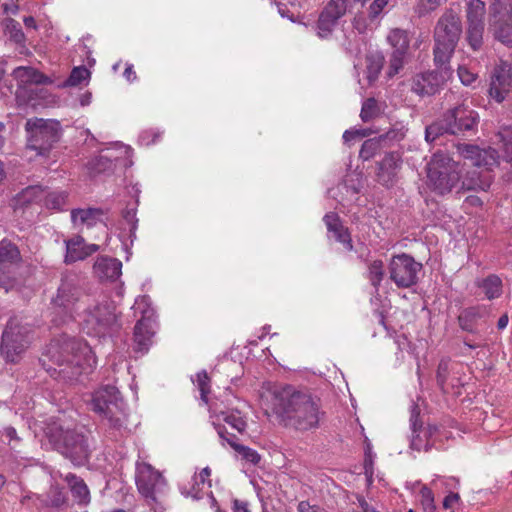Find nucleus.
I'll list each match as a JSON object with an SVG mask.
<instances>
[{
    "mask_svg": "<svg viewBox=\"0 0 512 512\" xmlns=\"http://www.w3.org/2000/svg\"><path fill=\"white\" fill-rule=\"evenodd\" d=\"M510 91H512V67L507 63H502L493 70L489 95L500 103Z\"/></svg>",
    "mask_w": 512,
    "mask_h": 512,
    "instance_id": "a211bd4d",
    "label": "nucleus"
},
{
    "mask_svg": "<svg viewBox=\"0 0 512 512\" xmlns=\"http://www.w3.org/2000/svg\"><path fill=\"white\" fill-rule=\"evenodd\" d=\"M351 3L350 0H330L323 11L339 20L351 8Z\"/></svg>",
    "mask_w": 512,
    "mask_h": 512,
    "instance_id": "ea45409f",
    "label": "nucleus"
},
{
    "mask_svg": "<svg viewBox=\"0 0 512 512\" xmlns=\"http://www.w3.org/2000/svg\"><path fill=\"white\" fill-rule=\"evenodd\" d=\"M405 134H406V132L403 128H401L397 131L391 130L386 134V138H388L390 140L400 141L405 137Z\"/></svg>",
    "mask_w": 512,
    "mask_h": 512,
    "instance_id": "69168bd1",
    "label": "nucleus"
},
{
    "mask_svg": "<svg viewBox=\"0 0 512 512\" xmlns=\"http://www.w3.org/2000/svg\"><path fill=\"white\" fill-rule=\"evenodd\" d=\"M486 309L482 307H469L464 309L458 317L460 327L468 332H474L479 319L485 316Z\"/></svg>",
    "mask_w": 512,
    "mask_h": 512,
    "instance_id": "cd10ccee",
    "label": "nucleus"
},
{
    "mask_svg": "<svg viewBox=\"0 0 512 512\" xmlns=\"http://www.w3.org/2000/svg\"><path fill=\"white\" fill-rule=\"evenodd\" d=\"M463 166L442 152H436L427 165L428 183L438 194L444 195L459 188Z\"/></svg>",
    "mask_w": 512,
    "mask_h": 512,
    "instance_id": "6e6552de",
    "label": "nucleus"
},
{
    "mask_svg": "<svg viewBox=\"0 0 512 512\" xmlns=\"http://www.w3.org/2000/svg\"><path fill=\"white\" fill-rule=\"evenodd\" d=\"M89 77L90 71L87 68L83 66L75 67L67 80V84L69 86H77L83 81H86Z\"/></svg>",
    "mask_w": 512,
    "mask_h": 512,
    "instance_id": "09e8293b",
    "label": "nucleus"
},
{
    "mask_svg": "<svg viewBox=\"0 0 512 512\" xmlns=\"http://www.w3.org/2000/svg\"><path fill=\"white\" fill-rule=\"evenodd\" d=\"M446 0H426V3L421 2L416 8V13L418 16H424L432 11H434L436 8H438L440 5H442Z\"/></svg>",
    "mask_w": 512,
    "mask_h": 512,
    "instance_id": "864d4df0",
    "label": "nucleus"
},
{
    "mask_svg": "<svg viewBox=\"0 0 512 512\" xmlns=\"http://www.w3.org/2000/svg\"><path fill=\"white\" fill-rule=\"evenodd\" d=\"M450 370V362L448 359H442L437 367V383L439 387L445 391L446 390V382L447 377Z\"/></svg>",
    "mask_w": 512,
    "mask_h": 512,
    "instance_id": "3c124183",
    "label": "nucleus"
},
{
    "mask_svg": "<svg viewBox=\"0 0 512 512\" xmlns=\"http://www.w3.org/2000/svg\"><path fill=\"white\" fill-rule=\"evenodd\" d=\"M21 260L17 246L10 241L0 242V287L6 292L14 287V268Z\"/></svg>",
    "mask_w": 512,
    "mask_h": 512,
    "instance_id": "dca6fc26",
    "label": "nucleus"
},
{
    "mask_svg": "<svg viewBox=\"0 0 512 512\" xmlns=\"http://www.w3.org/2000/svg\"><path fill=\"white\" fill-rule=\"evenodd\" d=\"M458 76L462 84L469 86L471 85L477 78V75L471 72L466 66L461 65L458 67Z\"/></svg>",
    "mask_w": 512,
    "mask_h": 512,
    "instance_id": "5fc2aeb1",
    "label": "nucleus"
},
{
    "mask_svg": "<svg viewBox=\"0 0 512 512\" xmlns=\"http://www.w3.org/2000/svg\"><path fill=\"white\" fill-rule=\"evenodd\" d=\"M461 33L462 22L459 15L452 9L445 10L433 31V55L436 67L450 63Z\"/></svg>",
    "mask_w": 512,
    "mask_h": 512,
    "instance_id": "423d86ee",
    "label": "nucleus"
},
{
    "mask_svg": "<svg viewBox=\"0 0 512 512\" xmlns=\"http://www.w3.org/2000/svg\"><path fill=\"white\" fill-rule=\"evenodd\" d=\"M437 68L435 71L416 75L412 81V91L421 96L437 93L452 75L449 64Z\"/></svg>",
    "mask_w": 512,
    "mask_h": 512,
    "instance_id": "2eb2a0df",
    "label": "nucleus"
},
{
    "mask_svg": "<svg viewBox=\"0 0 512 512\" xmlns=\"http://www.w3.org/2000/svg\"><path fill=\"white\" fill-rule=\"evenodd\" d=\"M378 114L377 102L373 98L367 99L361 109L360 117L364 122H368Z\"/></svg>",
    "mask_w": 512,
    "mask_h": 512,
    "instance_id": "de8ad7c7",
    "label": "nucleus"
},
{
    "mask_svg": "<svg viewBox=\"0 0 512 512\" xmlns=\"http://www.w3.org/2000/svg\"><path fill=\"white\" fill-rule=\"evenodd\" d=\"M135 481L138 491L147 499L156 500L158 493L162 492L165 480L162 475L150 464L136 463Z\"/></svg>",
    "mask_w": 512,
    "mask_h": 512,
    "instance_id": "4468645a",
    "label": "nucleus"
},
{
    "mask_svg": "<svg viewBox=\"0 0 512 512\" xmlns=\"http://www.w3.org/2000/svg\"><path fill=\"white\" fill-rule=\"evenodd\" d=\"M211 470L209 467H205L201 470V472L194 478L195 484L197 486L204 485L206 480L210 477Z\"/></svg>",
    "mask_w": 512,
    "mask_h": 512,
    "instance_id": "e2e57ef3",
    "label": "nucleus"
},
{
    "mask_svg": "<svg viewBox=\"0 0 512 512\" xmlns=\"http://www.w3.org/2000/svg\"><path fill=\"white\" fill-rule=\"evenodd\" d=\"M407 54L405 53H399V52H392L390 57V65H389V76L392 77L395 74L399 72V70L404 65V59Z\"/></svg>",
    "mask_w": 512,
    "mask_h": 512,
    "instance_id": "603ef678",
    "label": "nucleus"
},
{
    "mask_svg": "<svg viewBox=\"0 0 512 512\" xmlns=\"http://www.w3.org/2000/svg\"><path fill=\"white\" fill-rule=\"evenodd\" d=\"M486 5L482 0H468L466 3L467 25L485 26Z\"/></svg>",
    "mask_w": 512,
    "mask_h": 512,
    "instance_id": "c756f323",
    "label": "nucleus"
},
{
    "mask_svg": "<svg viewBox=\"0 0 512 512\" xmlns=\"http://www.w3.org/2000/svg\"><path fill=\"white\" fill-rule=\"evenodd\" d=\"M353 27L360 33H365L366 29H367V24H366V20L359 16V17H355L354 20H353Z\"/></svg>",
    "mask_w": 512,
    "mask_h": 512,
    "instance_id": "0e129e2a",
    "label": "nucleus"
},
{
    "mask_svg": "<svg viewBox=\"0 0 512 512\" xmlns=\"http://www.w3.org/2000/svg\"><path fill=\"white\" fill-rule=\"evenodd\" d=\"M444 116L452 135L473 130L478 123V114L463 104L448 110Z\"/></svg>",
    "mask_w": 512,
    "mask_h": 512,
    "instance_id": "f3484780",
    "label": "nucleus"
},
{
    "mask_svg": "<svg viewBox=\"0 0 512 512\" xmlns=\"http://www.w3.org/2000/svg\"><path fill=\"white\" fill-rule=\"evenodd\" d=\"M213 424L216 426L219 437L226 441L243 460L253 465H257L260 462L261 456L256 450L237 443L236 437L230 435L224 427L220 424H216V422H213Z\"/></svg>",
    "mask_w": 512,
    "mask_h": 512,
    "instance_id": "b1692460",
    "label": "nucleus"
},
{
    "mask_svg": "<svg viewBox=\"0 0 512 512\" xmlns=\"http://www.w3.org/2000/svg\"><path fill=\"white\" fill-rule=\"evenodd\" d=\"M25 131L27 148L46 156L60 139L61 125L57 120L34 117L26 121Z\"/></svg>",
    "mask_w": 512,
    "mask_h": 512,
    "instance_id": "9d476101",
    "label": "nucleus"
},
{
    "mask_svg": "<svg viewBox=\"0 0 512 512\" xmlns=\"http://www.w3.org/2000/svg\"><path fill=\"white\" fill-rule=\"evenodd\" d=\"M104 212L99 208L73 209L71 211V221L74 227L83 229L96 226L103 223Z\"/></svg>",
    "mask_w": 512,
    "mask_h": 512,
    "instance_id": "393cba45",
    "label": "nucleus"
},
{
    "mask_svg": "<svg viewBox=\"0 0 512 512\" xmlns=\"http://www.w3.org/2000/svg\"><path fill=\"white\" fill-rule=\"evenodd\" d=\"M67 193L65 191H48L45 189L42 204L53 210H61L67 202Z\"/></svg>",
    "mask_w": 512,
    "mask_h": 512,
    "instance_id": "4c0bfd02",
    "label": "nucleus"
},
{
    "mask_svg": "<svg viewBox=\"0 0 512 512\" xmlns=\"http://www.w3.org/2000/svg\"><path fill=\"white\" fill-rule=\"evenodd\" d=\"M449 134L448 122L445 121V116L439 121H435L425 130V139L427 142L432 143L437 140L441 135Z\"/></svg>",
    "mask_w": 512,
    "mask_h": 512,
    "instance_id": "a19ab883",
    "label": "nucleus"
},
{
    "mask_svg": "<svg viewBox=\"0 0 512 512\" xmlns=\"http://www.w3.org/2000/svg\"><path fill=\"white\" fill-rule=\"evenodd\" d=\"M381 142V138H371L364 141L359 152V157L364 161L373 158L382 149Z\"/></svg>",
    "mask_w": 512,
    "mask_h": 512,
    "instance_id": "37998d69",
    "label": "nucleus"
},
{
    "mask_svg": "<svg viewBox=\"0 0 512 512\" xmlns=\"http://www.w3.org/2000/svg\"><path fill=\"white\" fill-rule=\"evenodd\" d=\"M196 386L200 391V398L204 404H208L207 395L210 391V378L205 370L200 371L196 375Z\"/></svg>",
    "mask_w": 512,
    "mask_h": 512,
    "instance_id": "a18cd8bd",
    "label": "nucleus"
},
{
    "mask_svg": "<svg viewBox=\"0 0 512 512\" xmlns=\"http://www.w3.org/2000/svg\"><path fill=\"white\" fill-rule=\"evenodd\" d=\"M402 159L399 153H387L384 158L377 164V180L385 186L392 185L395 181L397 173L401 168Z\"/></svg>",
    "mask_w": 512,
    "mask_h": 512,
    "instance_id": "4be33fe9",
    "label": "nucleus"
},
{
    "mask_svg": "<svg viewBox=\"0 0 512 512\" xmlns=\"http://www.w3.org/2000/svg\"><path fill=\"white\" fill-rule=\"evenodd\" d=\"M154 335V324L144 321H137L134 328V350L140 353H146L152 344Z\"/></svg>",
    "mask_w": 512,
    "mask_h": 512,
    "instance_id": "a878e982",
    "label": "nucleus"
},
{
    "mask_svg": "<svg viewBox=\"0 0 512 512\" xmlns=\"http://www.w3.org/2000/svg\"><path fill=\"white\" fill-rule=\"evenodd\" d=\"M3 10L7 14L16 15L19 10L18 2H11L10 4H3Z\"/></svg>",
    "mask_w": 512,
    "mask_h": 512,
    "instance_id": "774afa93",
    "label": "nucleus"
},
{
    "mask_svg": "<svg viewBox=\"0 0 512 512\" xmlns=\"http://www.w3.org/2000/svg\"><path fill=\"white\" fill-rule=\"evenodd\" d=\"M420 502L425 512L435 511L434 495L426 486H422L420 489Z\"/></svg>",
    "mask_w": 512,
    "mask_h": 512,
    "instance_id": "8fccbe9b",
    "label": "nucleus"
},
{
    "mask_svg": "<svg viewBox=\"0 0 512 512\" xmlns=\"http://www.w3.org/2000/svg\"><path fill=\"white\" fill-rule=\"evenodd\" d=\"M324 222L330 233H333V237L349 251L353 249L350 235L348 230L343 227L339 217L335 213H328L324 216Z\"/></svg>",
    "mask_w": 512,
    "mask_h": 512,
    "instance_id": "bb28decb",
    "label": "nucleus"
},
{
    "mask_svg": "<svg viewBox=\"0 0 512 512\" xmlns=\"http://www.w3.org/2000/svg\"><path fill=\"white\" fill-rule=\"evenodd\" d=\"M91 409L106 420L110 433L123 436L130 433L125 403L114 386L106 385L92 394Z\"/></svg>",
    "mask_w": 512,
    "mask_h": 512,
    "instance_id": "39448f33",
    "label": "nucleus"
},
{
    "mask_svg": "<svg viewBox=\"0 0 512 512\" xmlns=\"http://www.w3.org/2000/svg\"><path fill=\"white\" fill-rule=\"evenodd\" d=\"M225 401H215L209 406L211 417L217 421H224L232 429L243 433L246 429L247 423L240 410V401L227 395Z\"/></svg>",
    "mask_w": 512,
    "mask_h": 512,
    "instance_id": "ddd939ff",
    "label": "nucleus"
},
{
    "mask_svg": "<svg viewBox=\"0 0 512 512\" xmlns=\"http://www.w3.org/2000/svg\"><path fill=\"white\" fill-rule=\"evenodd\" d=\"M367 135H368L367 129L346 130L343 134V140H344V142L349 143L354 139L363 138Z\"/></svg>",
    "mask_w": 512,
    "mask_h": 512,
    "instance_id": "13d9d810",
    "label": "nucleus"
},
{
    "mask_svg": "<svg viewBox=\"0 0 512 512\" xmlns=\"http://www.w3.org/2000/svg\"><path fill=\"white\" fill-rule=\"evenodd\" d=\"M358 504L362 512H379L371 506L363 497H358Z\"/></svg>",
    "mask_w": 512,
    "mask_h": 512,
    "instance_id": "338daca9",
    "label": "nucleus"
},
{
    "mask_svg": "<svg viewBox=\"0 0 512 512\" xmlns=\"http://www.w3.org/2000/svg\"><path fill=\"white\" fill-rule=\"evenodd\" d=\"M364 473L367 479L368 485L373 482V460L371 456H366L364 461Z\"/></svg>",
    "mask_w": 512,
    "mask_h": 512,
    "instance_id": "052dcab7",
    "label": "nucleus"
},
{
    "mask_svg": "<svg viewBox=\"0 0 512 512\" xmlns=\"http://www.w3.org/2000/svg\"><path fill=\"white\" fill-rule=\"evenodd\" d=\"M387 41L392 46L394 52L407 54L410 40L406 30L400 28L392 29L387 36Z\"/></svg>",
    "mask_w": 512,
    "mask_h": 512,
    "instance_id": "473e14b6",
    "label": "nucleus"
},
{
    "mask_svg": "<svg viewBox=\"0 0 512 512\" xmlns=\"http://www.w3.org/2000/svg\"><path fill=\"white\" fill-rule=\"evenodd\" d=\"M41 362L52 377L73 381L83 373L91 372L96 365V358L86 342L64 337L49 344Z\"/></svg>",
    "mask_w": 512,
    "mask_h": 512,
    "instance_id": "f03ea898",
    "label": "nucleus"
},
{
    "mask_svg": "<svg viewBox=\"0 0 512 512\" xmlns=\"http://www.w3.org/2000/svg\"><path fill=\"white\" fill-rule=\"evenodd\" d=\"M489 300L498 298L502 293V281L497 275H489L477 283Z\"/></svg>",
    "mask_w": 512,
    "mask_h": 512,
    "instance_id": "72a5a7b5",
    "label": "nucleus"
},
{
    "mask_svg": "<svg viewBox=\"0 0 512 512\" xmlns=\"http://www.w3.org/2000/svg\"><path fill=\"white\" fill-rule=\"evenodd\" d=\"M494 144H501L504 155L503 158L512 168V128L510 126L501 127L495 134Z\"/></svg>",
    "mask_w": 512,
    "mask_h": 512,
    "instance_id": "7c9ffc66",
    "label": "nucleus"
},
{
    "mask_svg": "<svg viewBox=\"0 0 512 512\" xmlns=\"http://www.w3.org/2000/svg\"><path fill=\"white\" fill-rule=\"evenodd\" d=\"M12 77L18 85L16 91L17 99L21 98L22 93L25 92L28 86L44 84L49 81L45 75L30 66H19L15 68L12 72Z\"/></svg>",
    "mask_w": 512,
    "mask_h": 512,
    "instance_id": "412c9836",
    "label": "nucleus"
},
{
    "mask_svg": "<svg viewBox=\"0 0 512 512\" xmlns=\"http://www.w3.org/2000/svg\"><path fill=\"white\" fill-rule=\"evenodd\" d=\"M88 302L89 296L84 293L80 278L76 274L64 275L52 299L54 307L70 317H80L83 330L93 337L104 338L120 328L112 303L104 301L91 307Z\"/></svg>",
    "mask_w": 512,
    "mask_h": 512,
    "instance_id": "f257e3e1",
    "label": "nucleus"
},
{
    "mask_svg": "<svg viewBox=\"0 0 512 512\" xmlns=\"http://www.w3.org/2000/svg\"><path fill=\"white\" fill-rule=\"evenodd\" d=\"M4 26L5 31L11 40H13L15 43H21L24 41L25 36L22 32L19 22L12 18H7L4 20Z\"/></svg>",
    "mask_w": 512,
    "mask_h": 512,
    "instance_id": "c03bdc74",
    "label": "nucleus"
},
{
    "mask_svg": "<svg viewBox=\"0 0 512 512\" xmlns=\"http://www.w3.org/2000/svg\"><path fill=\"white\" fill-rule=\"evenodd\" d=\"M389 1L390 0H374L369 7L368 17L371 20L376 19L381 14Z\"/></svg>",
    "mask_w": 512,
    "mask_h": 512,
    "instance_id": "6e6d98bb",
    "label": "nucleus"
},
{
    "mask_svg": "<svg viewBox=\"0 0 512 512\" xmlns=\"http://www.w3.org/2000/svg\"><path fill=\"white\" fill-rule=\"evenodd\" d=\"M93 270L100 280L115 281L122 274V263L116 258L100 256L95 261Z\"/></svg>",
    "mask_w": 512,
    "mask_h": 512,
    "instance_id": "5701e85b",
    "label": "nucleus"
},
{
    "mask_svg": "<svg viewBox=\"0 0 512 512\" xmlns=\"http://www.w3.org/2000/svg\"><path fill=\"white\" fill-rule=\"evenodd\" d=\"M112 158L118 159L119 156H114L112 152L108 149L103 151L100 155L96 156L89 163V169L93 173H102L112 168L113 161Z\"/></svg>",
    "mask_w": 512,
    "mask_h": 512,
    "instance_id": "e433bc0d",
    "label": "nucleus"
},
{
    "mask_svg": "<svg viewBox=\"0 0 512 512\" xmlns=\"http://www.w3.org/2000/svg\"><path fill=\"white\" fill-rule=\"evenodd\" d=\"M32 339V327L22 317H12L2 333L0 352L8 362H17L28 349Z\"/></svg>",
    "mask_w": 512,
    "mask_h": 512,
    "instance_id": "1a4fd4ad",
    "label": "nucleus"
},
{
    "mask_svg": "<svg viewBox=\"0 0 512 512\" xmlns=\"http://www.w3.org/2000/svg\"><path fill=\"white\" fill-rule=\"evenodd\" d=\"M460 500V496L457 493L448 494L443 501V507L445 509L453 508V506L458 503Z\"/></svg>",
    "mask_w": 512,
    "mask_h": 512,
    "instance_id": "680f3d73",
    "label": "nucleus"
},
{
    "mask_svg": "<svg viewBox=\"0 0 512 512\" xmlns=\"http://www.w3.org/2000/svg\"><path fill=\"white\" fill-rule=\"evenodd\" d=\"M50 443L75 465H83L89 457L90 450L85 437L64 426L58 421H50L44 428Z\"/></svg>",
    "mask_w": 512,
    "mask_h": 512,
    "instance_id": "0eeeda50",
    "label": "nucleus"
},
{
    "mask_svg": "<svg viewBox=\"0 0 512 512\" xmlns=\"http://www.w3.org/2000/svg\"><path fill=\"white\" fill-rule=\"evenodd\" d=\"M272 409L285 427L300 432L317 429L324 414L318 399L292 386L273 390Z\"/></svg>",
    "mask_w": 512,
    "mask_h": 512,
    "instance_id": "7ed1b4c3",
    "label": "nucleus"
},
{
    "mask_svg": "<svg viewBox=\"0 0 512 512\" xmlns=\"http://www.w3.org/2000/svg\"><path fill=\"white\" fill-rule=\"evenodd\" d=\"M298 512H327L317 505H311L308 501H301L297 506Z\"/></svg>",
    "mask_w": 512,
    "mask_h": 512,
    "instance_id": "bf43d9fd",
    "label": "nucleus"
},
{
    "mask_svg": "<svg viewBox=\"0 0 512 512\" xmlns=\"http://www.w3.org/2000/svg\"><path fill=\"white\" fill-rule=\"evenodd\" d=\"M132 309L134 311V316L137 317L140 315V319L138 321L154 324L155 312L151 306V302L148 296H139L136 298Z\"/></svg>",
    "mask_w": 512,
    "mask_h": 512,
    "instance_id": "2f4dec72",
    "label": "nucleus"
},
{
    "mask_svg": "<svg viewBox=\"0 0 512 512\" xmlns=\"http://www.w3.org/2000/svg\"><path fill=\"white\" fill-rule=\"evenodd\" d=\"M64 243L66 247L64 262L66 264L82 261L99 250L97 244H87L80 235H74L66 239Z\"/></svg>",
    "mask_w": 512,
    "mask_h": 512,
    "instance_id": "6ab92c4d",
    "label": "nucleus"
},
{
    "mask_svg": "<svg viewBox=\"0 0 512 512\" xmlns=\"http://www.w3.org/2000/svg\"><path fill=\"white\" fill-rule=\"evenodd\" d=\"M416 410L417 406H413L410 417L412 429L410 447L416 451H428L432 446V444H430L429 442V438H431L435 434L437 428L435 426H429L426 428H423L421 425L418 426L419 413Z\"/></svg>",
    "mask_w": 512,
    "mask_h": 512,
    "instance_id": "aec40b11",
    "label": "nucleus"
},
{
    "mask_svg": "<svg viewBox=\"0 0 512 512\" xmlns=\"http://www.w3.org/2000/svg\"><path fill=\"white\" fill-rule=\"evenodd\" d=\"M338 20L327 13L322 11L317 21V34L321 38H327L334 28L336 27Z\"/></svg>",
    "mask_w": 512,
    "mask_h": 512,
    "instance_id": "79ce46f5",
    "label": "nucleus"
},
{
    "mask_svg": "<svg viewBox=\"0 0 512 512\" xmlns=\"http://www.w3.org/2000/svg\"><path fill=\"white\" fill-rule=\"evenodd\" d=\"M45 194V188L39 185L28 186L24 188L16 197V201L20 205L30 203H42Z\"/></svg>",
    "mask_w": 512,
    "mask_h": 512,
    "instance_id": "f704fd0d",
    "label": "nucleus"
},
{
    "mask_svg": "<svg viewBox=\"0 0 512 512\" xmlns=\"http://www.w3.org/2000/svg\"><path fill=\"white\" fill-rule=\"evenodd\" d=\"M367 78L370 83L375 81L383 66V57L370 56L367 58Z\"/></svg>",
    "mask_w": 512,
    "mask_h": 512,
    "instance_id": "49530a36",
    "label": "nucleus"
},
{
    "mask_svg": "<svg viewBox=\"0 0 512 512\" xmlns=\"http://www.w3.org/2000/svg\"><path fill=\"white\" fill-rule=\"evenodd\" d=\"M457 151L474 166L465 169L464 173L462 169L458 191H486L493 180L492 169L499 164L498 152L491 147L481 149L472 144H459Z\"/></svg>",
    "mask_w": 512,
    "mask_h": 512,
    "instance_id": "20e7f679",
    "label": "nucleus"
},
{
    "mask_svg": "<svg viewBox=\"0 0 512 512\" xmlns=\"http://www.w3.org/2000/svg\"><path fill=\"white\" fill-rule=\"evenodd\" d=\"M489 27L496 39L512 45V0H494L491 3Z\"/></svg>",
    "mask_w": 512,
    "mask_h": 512,
    "instance_id": "f8f14e48",
    "label": "nucleus"
},
{
    "mask_svg": "<svg viewBox=\"0 0 512 512\" xmlns=\"http://www.w3.org/2000/svg\"><path fill=\"white\" fill-rule=\"evenodd\" d=\"M385 276L384 263L380 259L370 260L367 265V278L376 291Z\"/></svg>",
    "mask_w": 512,
    "mask_h": 512,
    "instance_id": "c9c22d12",
    "label": "nucleus"
},
{
    "mask_svg": "<svg viewBox=\"0 0 512 512\" xmlns=\"http://www.w3.org/2000/svg\"><path fill=\"white\" fill-rule=\"evenodd\" d=\"M485 26L467 25L465 39L474 51H479L483 45Z\"/></svg>",
    "mask_w": 512,
    "mask_h": 512,
    "instance_id": "58836bf2",
    "label": "nucleus"
},
{
    "mask_svg": "<svg viewBox=\"0 0 512 512\" xmlns=\"http://www.w3.org/2000/svg\"><path fill=\"white\" fill-rule=\"evenodd\" d=\"M422 264L406 253L394 255L388 264L389 279L397 288H410L418 282Z\"/></svg>",
    "mask_w": 512,
    "mask_h": 512,
    "instance_id": "9b49d317",
    "label": "nucleus"
},
{
    "mask_svg": "<svg viewBox=\"0 0 512 512\" xmlns=\"http://www.w3.org/2000/svg\"><path fill=\"white\" fill-rule=\"evenodd\" d=\"M64 479L68 483L74 499L79 504H87L90 500V493L84 481L72 473L66 474Z\"/></svg>",
    "mask_w": 512,
    "mask_h": 512,
    "instance_id": "c85d7f7f",
    "label": "nucleus"
},
{
    "mask_svg": "<svg viewBox=\"0 0 512 512\" xmlns=\"http://www.w3.org/2000/svg\"><path fill=\"white\" fill-rule=\"evenodd\" d=\"M123 218L127 222V224L130 226V231H134L137 227L138 220L136 219V208H126L123 211Z\"/></svg>",
    "mask_w": 512,
    "mask_h": 512,
    "instance_id": "4d7b16f0",
    "label": "nucleus"
}]
</instances>
